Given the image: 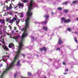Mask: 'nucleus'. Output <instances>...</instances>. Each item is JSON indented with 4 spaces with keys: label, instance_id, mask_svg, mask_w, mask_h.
I'll list each match as a JSON object with an SVG mask.
<instances>
[{
    "label": "nucleus",
    "instance_id": "cd10ccee",
    "mask_svg": "<svg viewBox=\"0 0 78 78\" xmlns=\"http://www.w3.org/2000/svg\"><path fill=\"white\" fill-rule=\"evenodd\" d=\"M74 40L76 42L78 43V41L76 39V38H74Z\"/></svg>",
    "mask_w": 78,
    "mask_h": 78
},
{
    "label": "nucleus",
    "instance_id": "6e6552de",
    "mask_svg": "<svg viewBox=\"0 0 78 78\" xmlns=\"http://www.w3.org/2000/svg\"><path fill=\"white\" fill-rule=\"evenodd\" d=\"M7 57V56H3L2 57V60L3 61H4V62H5V61H6V57Z\"/></svg>",
    "mask_w": 78,
    "mask_h": 78
},
{
    "label": "nucleus",
    "instance_id": "e433bc0d",
    "mask_svg": "<svg viewBox=\"0 0 78 78\" xmlns=\"http://www.w3.org/2000/svg\"><path fill=\"white\" fill-rule=\"evenodd\" d=\"M22 56H23V57H25V55L24 54H22Z\"/></svg>",
    "mask_w": 78,
    "mask_h": 78
},
{
    "label": "nucleus",
    "instance_id": "2f4dec72",
    "mask_svg": "<svg viewBox=\"0 0 78 78\" xmlns=\"http://www.w3.org/2000/svg\"><path fill=\"white\" fill-rule=\"evenodd\" d=\"M14 30H13L12 31V34H14Z\"/></svg>",
    "mask_w": 78,
    "mask_h": 78
},
{
    "label": "nucleus",
    "instance_id": "6e6d98bb",
    "mask_svg": "<svg viewBox=\"0 0 78 78\" xmlns=\"http://www.w3.org/2000/svg\"><path fill=\"white\" fill-rule=\"evenodd\" d=\"M12 1H11L12 2Z\"/></svg>",
    "mask_w": 78,
    "mask_h": 78
},
{
    "label": "nucleus",
    "instance_id": "9b49d317",
    "mask_svg": "<svg viewBox=\"0 0 78 78\" xmlns=\"http://www.w3.org/2000/svg\"><path fill=\"white\" fill-rule=\"evenodd\" d=\"M62 43V41H61V38H60L59 39V40H58V44H59V45H60V44H61Z\"/></svg>",
    "mask_w": 78,
    "mask_h": 78
},
{
    "label": "nucleus",
    "instance_id": "4468645a",
    "mask_svg": "<svg viewBox=\"0 0 78 78\" xmlns=\"http://www.w3.org/2000/svg\"><path fill=\"white\" fill-rule=\"evenodd\" d=\"M19 37H20V36L18 35V36H16V38L15 37V39H16V42H18V41H17V39L19 38Z\"/></svg>",
    "mask_w": 78,
    "mask_h": 78
},
{
    "label": "nucleus",
    "instance_id": "aec40b11",
    "mask_svg": "<svg viewBox=\"0 0 78 78\" xmlns=\"http://www.w3.org/2000/svg\"><path fill=\"white\" fill-rule=\"evenodd\" d=\"M47 21H44V22H42V23L43 24H47Z\"/></svg>",
    "mask_w": 78,
    "mask_h": 78
},
{
    "label": "nucleus",
    "instance_id": "58836bf2",
    "mask_svg": "<svg viewBox=\"0 0 78 78\" xmlns=\"http://www.w3.org/2000/svg\"><path fill=\"white\" fill-rule=\"evenodd\" d=\"M51 14L52 15H53L54 14V13H53V12H52L51 13Z\"/></svg>",
    "mask_w": 78,
    "mask_h": 78
},
{
    "label": "nucleus",
    "instance_id": "6ab92c4d",
    "mask_svg": "<svg viewBox=\"0 0 78 78\" xmlns=\"http://www.w3.org/2000/svg\"><path fill=\"white\" fill-rule=\"evenodd\" d=\"M45 19L46 20L48 19L49 17V15H46L45 16Z\"/></svg>",
    "mask_w": 78,
    "mask_h": 78
},
{
    "label": "nucleus",
    "instance_id": "de8ad7c7",
    "mask_svg": "<svg viewBox=\"0 0 78 78\" xmlns=\"http://www.w3.org/2000/svg\"><path fill=\"white\" fill-rule=\"evenodd\" d=\"M77 21H78V18H77Z\"/></svg>",
    "mask_w": 78,
    "mask_h": 78
},
{
    "label": "nucleus",
    "instance_id": "ddd939ff",
    "mask_svg": "<svg viewBox=\"0 0 78 78\" xmlns=\"http://www.w3.org/2000/svg\"><path fill=\"white\" fill-rule=\"evenodd\" d=\"M9 12H10V14H11L12 15H13V14L14 13H17V12H12L11 11H9Z\"/></svg>",
    "mask_w": 78,
    "mask_h": 78
},
{
    "label": "nucleus",
    "instance_id": "7c9ffc66",
    "mask_svg": "<svg viewBox=\"0 0 78 78\" xmlns=\"http://www.w3.org/2000/svg\"><path fill=\"white\" fill-rule=\"evenodd\" d=\"M3 27V25H0V28H2Z\"/></svg>",
    "mask_w": 78,
    "mask_h": 78
},
{
    "label": "nucleus",
    "instance_id": "c85d7f7f",
    "mask_svg": "<svg viewBox=\"0 0 78 78\" xmlns=\"http://www.w3.org/2000/svg\"><path fill=\"white\" fill-rule=\"evenodd\" d=\"M17 6H15L14 7V9H17Z\"/></svg>",
    "mask_w": 78,
    "mask_h": 78
},
{
    "label": "nucleus",
    "instance_id": "c756f323",
    "mask_svg": "<svg viewBox=\"0 0 78 78\" xmlns=\"http://www.w3.org/2000/svg\"><path fill=\"white\" fill-rule=\"evenodd\" d=\"M77 2V1H76L73 2V3H76V2Z\"/></svg>",
    "mask_w": 78,
    "mask_h": 78
},
{
    "label": "nucleus",
    "instance_id": "7ed1b4c3",
    "mask_svg": "<svg viewBox=\"0 0 78 78\" xmlns=\"http://www.w3.org/2000/svg\"><path fill=\"white\" fill-rule=\"evenodd\" d=\"M9 48H12V49H14V46L13 44L12 43H11L9 44Z\"/></svg>",
    "mask_w": 78,
    "mask_h": 78
},
{
    "label": "nucleus",
    "instance_id": "39448f33",
    "mask_svg": "<svg viewBox=\"0 0 78 78\" xmlns=\"http://www.w3.org/2000/svg\"><path fill=\"white\" fill-rule=\"evenodd\" d=\"M17 18V16L16 15H15L14 16V17L13 18V19H12V20L13 22H15Z\"/></svg>",
    "mask_w": 78,
    "mask_h": 78
},
{
    "label": "nucleus",
    "instance_id": "f3484780",
    "mask_svg": "<svg viewBox=\"0 0 78 78\" xmlns=\"http://www.w3.org/2000/svg\"><path fill=\"white\" fill-rule=\"evenodd\" d=\"M43 28L44 30H45V31H47V29H48L47 27H43Z\"/></svg>",
    "mask_w": 78,
    "mask_h": 78
},
{
    "label": "nucleus",
    "instance_id": "a878e982",
    "mask_svg": "<svg viewBox=\"0 0 78 78\" xmlns=\"http://www.w3.org/2000/svg\"><path fill=\"white\" fill-rule=\"evenodd\" d=\"M58 10H61V9H62V8H60V7L58 8Z\"/></svg>",
    "mask_w": 78,
    "mask_h": 78
},
{
    "label": "nucleus",
    "instance_id": "9d476101",
    "mask_svg": "<svg viewBox=\"0 0 78 78\" xmlns=\"http://www.w3.org/2000/svg\"><path fill=\"white\" fill-rule=\"evenodd\" d=\"M40 50L41 51H42L43 50H44V51H46V48L45 47L43 48H40Z\"/></svg>",
    "mask_w": 78,
    "mask_h": 78
},
{
    "label": "nucleus",
    "instance_id": "4be33fe9",
    "mask_svg": "<svg viewBox=\"0 0 78 78\" xmlns=\"http://www.w3.org/2000/svg\"><path fill=\"white\" fill-rule=\"evenodd\" d=\"M27 75L28 76H31V73L28 72V73H27Z\"/></svg>",
    "mask_w": 78,
    "mask_h": 78
},
{
    "label": "nucleus",
    "instance_id": "f704fd0d",
    "mask_svg": "<svg viewBox=\"0 0 78 78\" xmlns=\"http://www.w3.org/2000/svg\"><path fill=\"white\" fill-rule=\"evenodd\" d=\"M2 34V32L0 30V34Z\"/></svg>",
    "mask_w": 78,
    "mask_h": 78
},
{
    "label": "nucleus",
    "instance_id": "a211bd4d",
    "mask_svg": "<svg viewBox=\"0 0 78 78\" xmlns=\"http://www.w3.org/2000/svg\"><path fill=\"white\" fill-rule=\"evenodd\" d=\"M9 22L10 23H13V21L12 20H10Z\"/></svg>",
    "mask_w": 78,
    "mask_h": 78
},
{
    "label": "nucleus",
    "instance_id": "473e14b6",
    "mask_svg": "<svg viewBox=\"0 0 78 78\" xmlns=\"http://www.w3.org/2000/svg\"><path fill=\"white\" fill-rule=\"evenodd\" d=\"M2 66H3V64H0V67H2Z\"/></svg>",
    "mask_w": 78,
    "mask_h": 78
},
{
    "label": "nucleus",
    "instance_id": "412c9836",
    "mask_svg": "<svg viewBox=\"0 0 78 78\" xmlns=\"http://www.w3.org/2000/svg\"><path fill=\"white\" fill-rule=\"evenodd\" d=\"M9 8L10 9H11L12 8V5L11 4L10 5Z\"/></svg>",
    "mask_w": 78,
    "mask_h": 78
},
{
    "label": "nucleus",
    "instance_id": "a18cd8bd",
    "mask_svg": "<svg viewBox=\"0 0 78 78\" xmlns=\"http://www.w3.org/2000/svg\"><path fill=\"white\" fill-rule=\"evenodd\" d=\"M74 33H75V34H78V33L77 32H75Z\"/></svg>",
    "mask_w": 78,
    "mask_h": 78
},
{
    "label": "nucleus",
    "instance_id": "603ef678",
    "mask_svg": "<svg viewBox=\"0 0 78 78\" xmlns=\"http://www.w3.org/2000/svg\"><path fill=\"white\" fill-rule=\"evenodd\" d=\"M12 1H14V0H12Z\"/></svg>",
    "mask_w": 78,
    "mask_h": 78
},
{
    "label": "nucleus",
    "instance_id": "72a5a7b5",
    "mask_svg": "<svg viewBox=\"0 0 78 78\" xmlns=\"http://www.w3.org/2000/svg\"><path fill=\"white\" fill-rule=\"evenodd\" d=\"M60 50V48H57V50Z\"/></svg>",
    "mask_w": 78,
    "mask_h": 78
},
{
    "label": "nucleus",
    "instance_id": "2eb2a0df",
    "mask_svg": "<svg viewBox=\"0 0 78 78\" xmlns=\"http://www.w3.org/2000/svg\"><path fill=\"white\" fill-rule=\"evenodd\" d=\"M22 2L23 3H27L28 2V0H22Z\"/></svg>",
    "mask_w": 78,
    "mask_h": 78
},
{
    "label": "nucleus",
    "instance_id": "c03bdc74",
    "mask_svg": "<svg viewBox=\"0 0 78 78\" xmlns=\"http://www.w3.org/2000/svg\"><path fill=\"white\" fill-rule=\"evenodd\" d=\"M16 33H18V32H19V31L18 30L16 31Z\"/></svg>",
    "mask_w": 78,
    "mask_h": 78
},
{
    "label": "nucleus",
    "instance_id": "864d4df0",
    "mask_svg": "<svg viewBox=\"0 0 78 78\" xmlns=\"http://www.w3.org/2000/svg\"><path fill=\"white\" fill-rule=\"evenodd\" d=\"M19 14H20V13H19Z\"/></svg>",
    "mask_w": 78,
    "mask_h": 78
},
{
    "label": "nucleus",
    "instance_id": "49530a36",
    "mask_svg": "<svg viewBox=\"0 0 78 78\" xmlns=\"http://www.w3.org/2000/svg\"><path fill=\"white\" fill-rule=\"evenodd\" d=\"M32 38L33 39H34V37H32Z\"/></svg>",
    "mask_w": 78,
    "mask_h": 78
},
{
    "label": "nucleus",
    "instance_id": "b1692460",
    "mask_svg": "<svg viewBox=\"0 0 78 78\" xmlns=\"http://www.w3.org/2000/svg\"><path fill=\"white\" fill-rule=\"evenodd\" d=\"M6 9H7V10H9V9H11L9 7H6Z\"/></svg>",
    "mask_w": 78,
    "mask_h": 78
},
{
    "label": "nucleus",
    "instance_id": "3c124183",
    "mask_svg": "<svg viewBox=\"0 0 78 78\" xmlns=\"http://www.w3.org/2000/svg\"><path fill=\"white\" fill-rule=\"evenodd\" d=\"M44 78H46V77H44Z\"/></svg>",
    "mask_w": 78,
    "mask_h": 78
},
{
    "label": "nucleus",
    "instance_id": "8fccbe9b",
    "mask_svg": "<svg viewBox=\"0 0 78 78\" xmlns=\"http://www.w3.org/2000/svg\"><path fill=\"white\" fill-rule=\"evenodd\" d=\"M7 57H8V58H9V56H7Z\"/></svg>",
    "mask_w": 78,
    "mask_h": 78
},
{
    "label": "nucleus",
    "instance_id": "0eeeda50",
    "mask_svg": "<svg viewBox=\"0 0 78 78\" xmlns=\"http://www.w3.org/2000/svg\"><path fill=\"white\" fill-rule=\"evenodd\" d=\"M19 22H20V19H18L16 21V25H17L18 27H19Z\"/></svg>",
    "mask_w": 78,
    "mask_h": 78
},
{
    "label": "nucleus",
    "instance_id": "393cba45",
    "mask_svg": "<svg viewBox=\"0 0 78 78\" xmlns=\"http://www.w3.org/2000/svg\"><path fill=\"white\" fill-rule=\"evenodd\" d=\"M64 12H68V10H64Z\"/></svg>",
    "mask_w": 78,
    "mask_h": 78
},
{
    "label": "nucleus",
    "instance_id": "79ce46f5",
    "mask_svg": "<svg viewBox=\"0 0 78 78\" xmlns=\"http://www.w3.org/2000/svg\"><path fill=\"white\" fill-rule=\"evenodd\" d=\"M66 74H67V73H64V75H66Z\"/></svg>",
    "mask_w": 78,
    "mask_h": 78
},
{
    "label": "nucleus",
    "instance_id": "a19ab883",
    "mask_svg": "<svg viewBox=\"0 0 78 78\" xmlns=\"http://www.w3.org/2000/svg\"><path fill=\"white\" fill-rule=\"evenodd\" d=\"M9 27L10 29H11V26H9Z\"/></svg>",
    "mask_w": 78,
    "mask_h": 78
},
{
    "label": "nucleus",
    "instance_id": "09e8293b",
    "mask_svg": "<svg viewBox=\"0 0 78 78\" xmlns=\"http://www.w3.org/2000/svg\"><path fill=\"white\" fill-rule=\"evenodd\" d=\"M2 45V44H1V43H0V45Z\"/></svg>",
    "mask_w": 78,
    "mask_h": 78
},
{
    "label": "nucleus",
    "instance_id": "5fc2aeb1",
    "mask_svg": "<svg viewBox=\"0 0 78 78\" xmlns=\"http://www.w3.org/2000/svg\"><path fill=\"white\" fill-rule=\"evenodd\" d=\"M77 48H78V46H77Z\"/></svg>",
    "mask_w": 78,
    "mask_h": 78
},
{
    "label": "nucleus",
    "instance_id": "423d86ee",
    "mask_svg": "<svg viewBox=\"0 0 78 78\" xmlns=\"http://www.w3.org/2000/svg\"><path fill=\"white\" fill-rule=\"evenodd\" d=\"M2 36H1L0 37V41H1L2 43L3 44H5V43H4V40H3V39H2Z\"/></svg>",
    "mask_w": 78,
    "mask_h": 78
},
{
    "label": "nucleus",
    "instance_id": "bb28decb",
    "mask_svg": "<svg viewBox=\"0 0 78 78\" xmlns=\"http://www.w3.org/2000/svg\"><path fill=\"white\" fill-rule=\"evenodd\" d=\"M67 30H68V31H71V30H70V28H67Z\"/></svg>",
    "mask_w": 78,
    "mask_h": 78
},
{
    "label": "nucleus",
    "instance_id": "c9c22d12",
    "mask_svg": "<svg viewBox=\"0 0 78 78\" xmlns=\"http://www.w3.org/2000/svg\"><path fill=\"white\" fill-rule=\"evenodd\" d=\"M63 65H66V63H65L64 62H63Z\"/></svg>",
    "mask_w": 78,
    "mask_h": 78
},
{
    "label": "nucleus",
    "instance_id": "f03ea898",
    "mask_svg": "<svg viewBox=\"0 0 78 78\" xmlns=\"http://www.w3.org/2000/svg\"><path fill=\"white\" fill-rule=\"evenodd\" d=\"M0 22L2 24H5V20L4 19H1L0 18Z\"/></svg>",
    "mask_w": 78,
    "mask_h": 78
},
{
    "label": "nucleus",
    "instance_id": "37998d69",
    "mask_svg": "<svg viewBox=\"0 0 78 78\" xmlns=\"http://www.w3.org/2000/svg\"><path fill=\"white\" fill-rule=\"evenodd\" d=\"M7 34L8 35L10 36V35L9 34H8V33Z\"/></svg>",
    "mask_w": 78,
    "mask_h": 78
},
{
    "label": "nucleus",
    "instance_id": "ea45409f",
    "mask_svg": "<svg viewBox=\"0 0 78 78\" xmlns=\"http://www.w3.org/2000/svg\"><path fill=\"white\" fill-rule=\"evenodd\" d=\"M66 71H68V69H66L65 70V72H66Z\"/></svg>",
    "mask_w": 78,
    "mask_h": 78
},
{
    "label": "nucleus",
    "instance_id": "4d7b16f0",
    "mask_svg": "<svg viewBox=\"0 0 78 78\" xmlns=\"http://www.w3.org/2000/svg\"><path fill=\"white\" fill-rule=\"evenodd\" d=\"M10 37H11V36H10Z\"/></svg>",
    "mask_w": 78,
    "mask_h": 78
},
{
    "label": "nucleus",
    "instance_id": "1a4fd4ad",
    "mask_svg": "<svg viewBox=\"0 0 78 78\" xmlns=\"http://www.w3.org/2000/svg\"><path fill=\"white\" fill-rule=\"evenodd\" d=\"M2 47L5 50H6V51H8V48H7L6 46H2Z\"/></svg>",
    "mask_w": 78,
    "mask_h": 78
},
{
    "label": "nucleus",
    "instance_id": "5701e85b",
    "mask_svg": "<svg viewBox=\"0 0 78 78\" xmlns=\"http://www.w3.org/2000/svg\"><path fill=\"white\" fill-rule=\"evenodd\" d=\"M67 2H65V3H63V5H67Z\"/></svg>",
    "mask_w": 78,
    "mask_h": 78
},
{
    "label": "nucleus",
    "instance_id": "f8f14e48",
    "mask_svg": "<svg viewBox=\"0 0 78 78\" xmlns=\"http://www.w3.org/2000/svg\"><path fill=\"white\" fill-rule=\"evenodd\" d=\"M16 66H21V64L20 63V62L19 61H18L17 62Z\"/></svg>",
    "mask_w": 78,
    "mask_h": 78
},
{
    "label": "nucleus",
    "instance_id": "4c0bfd02",
    "mask_svg": "<svg viewBox=\"0 0 78 78\" xmlns=\"http://www.w3.org/2000/svg\"><path fill=\"white\" fill-rule=\"evenodd\" d=\"M16 76H17V74H15L14 75V77H15V78H16Z\"/></svg>",
    "mask_w": 78,
    "mask_h": 78
},
{
    "label": "nucleus",
    "instance_id": "13d9d810",
    "mask_svg": "<svg viewBox=\"0 0 78 78\" xmlns=\"http://www.w3.org/2000/svg\"><path fill=\"white\" fill-rule=\"evenodd\" d=\"M0 61H1V60H0Z\"/></svg>",
    "mask_w": 78,
    "mask_h": 78
},
{
    "label": "nucleus",
    "instance_id": "f257e3e1",
    "mask_svg": "<svg viewBox=\"0 0 78 78\" xmlns=\"http://www.w3.org/2000/svg\"><path fill=\"white\" fill-rule=\"evenodd\" d=\"M66 20V18H62V22L63 20H64V22L65 23H69V22H70V19H68Z\"/></svg>",
    "mask_w": 78,
    "mask_h": 78
},
{
    "label": "nucleus",
    "instance_id": "20e7f679",
    "mask_svg": "<svg viewBox=\"0 0 78 78\" xmlns=\"http://www.w3.org/2000/svg\"><path fill=\"white\" fill-rule=\"evenodd\" d=\"M19 8H22L23 7V4L22 3L18 4Z\"/></svg>",
    "mask_w": 78,
    "mask_h": 78
},
{
    "label": "nucleus",
    "instance_id": "dca6fc26",
    "mask_svg": "<svg viewBox=\"0 0 78 78\" xmlns=\"http://www.w3.org/2000/svg\"><path fill=\"white\" fill-rule=\"evenodd\" d=\"M20 16V17H23V12L21 13Z\"/></svg>",
    "mask_w": 78,
    "mask_h": 78
}]
</instances>
